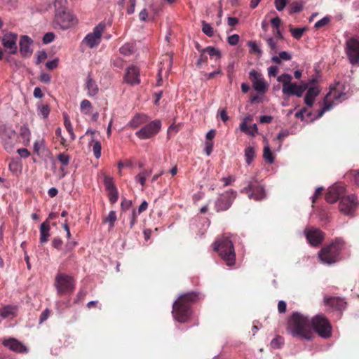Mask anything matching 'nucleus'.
Segmentation results:
<instances>
[{
	"label": "nucleus",
	"instance_id": "1",
	"mask_svg": "<svg viewBox=\"0 0 359 359\" xmlns=\"http://www.w3.org/2000/svg\"><path fill=\"white\" fill-rule=\"evenodd\" d=\"M311 321L308 316L294 312L288 318L286 331L294 337L311 340L313 337Z\"/></svg>",
	"mask_w": 359,
	"mask_h": 359
},
{
	"label": "nucleus",
	"instance_id": "2",
	"mask_svg": "<svg viewBox=\"0 0 359 359\" xmlns=\"http://www.w3.org/2000/svg\"><path fill=\"white\" fill-rule=\"evenodd\" d=\"M199 293L190 292L180 295L172 306V315L180 323L187 322L191 313V306L199 299Z\"/></svg>",
	"mask_w": 359,
	"mask_h": 359
},
{
	"label": "nucleus",
	"instance_id": "3",
	"mask_svg": "<svg viewBox=\"0 0 359 359\" xmlns=\"http://www.w3.org/2000/svg\"><path fill=\"white\" fill-rule=\"evenodd\" d=\"M214 250L225 262L226 264L231 266L236 262V253L233 242L227 236L218 238L213 243Z\"/></svg>",
	"mask_w": 359,
	"mask_h": 359
},
{
	"label": "nucleus",
	"instance_id": "4",
	"mask_svg": "<svg viewBox=\"0 0 359 359\" xmlns=\"http://www.w3.org/2000/svg\"><path fill=\"white\" fill-rule=\"evenodd\" d=\"M344 242L336 239L330 245L323 248L318 252L320 259L324 264H332L339 260V255L344 248Z\"/></svg>",
	"mask_w": 359,
	"mask_h": 359
},
{
	"label": "nucleus",
	"instance_id": "5",
	"mask_svg": "<svg viewBox=\"0 0 359 359\" xmlns=\"http://www.w3.org/2000/svg\"><path fill=\"white\" fill-rule=\"evenodd\" d=\"M311 328L322 338L328 339L332 335V325L323 314H318L311 318Z\"/></svg>",
	"mask_w": 359,
	"mask_h": 359
},
{
	"label": "nucleus",
	"instance_id": "6",
	"mask_svg": "<svg viewBox=\"0 0 359 359\" xmlns=\"http://www.w3.org/2000/svg\"><path fill=\"white\" fill-rule=\"evenodd\" d=\"M55 286L60 295L71 294L75 289V280L71 276L58 273L55 276Z\"/></svg>",
	"mask_w": 359,
	"mask_h": 359
},
{
	"label": "nucleus",
	"instance_id": "7",
	"mask_svg": "<svg viewBox=\"0 0 359 359\" xmlns=\"http://www.w3.org/2000/svg\"><path fill=\"white\" fill-rule=\"evenodd\" d=\"M346 98V93L339 91L337 88H332L324 99L323 107L318 114V117H321L325 111L330 110L336 102H341Z\"/></svg>",
	"mask_w": 359,
	"mask_h": 359
},
{
	"label": "nucleus",
	"instance_id": "8",
	"mask_svg": "<svg viewBox=\"0 0 359 359\" xmlns=\"http://www.w3.org/2000/svg\"><path fill=\"white\" fill-rule=\"evenodd\" d=\"M241 193L248 195L250 199L261 201L265 198L264 189L257 180L250 181L248 186L241 190Z\"/></svg>",
	"mask_w": 359,
	"mask_h": 359
},
{
	"label": "nucleus",
	"instance_id": "9",
	"mask_svg": "<svg viewBox=\"0 0 359 359\" xmlns=\"http://www.w3.org/2000/svg\"><path fill=\"white\" fill-rule=\"evenodd\" d=\"M106 28L104 22H101L95 26L93 32L88 34L82 41L88 48H93L98 46L101 42L102 35Z\"/></svg>",
	"mask_w": 359,
	"mask_h": 359
},
{
	"label": "nucleus",
	"instance_id": "10",
	"mask_svg": "<svg viewBox=\"0 0 359 359\" xmlns=\"http://www.w3.org/2000/svg\"><path fill=\"white\" fill-rule=\"evenodd\" d=\"M161 128L160 120H154L143 126L135 133V135L140 140L149 139L156 135Z\"/></svg>",
	"mask_w": 359,
	"mask_h": 359
},
{
	"label": "nucleus",
	"instance_id": "11",
	"mask_svg": "<svg viewBox=\"0 0 359 359\" xmlns=\"http://www.w3.org/2000/svg\"><path fill=\"white\" fill-rule=\"evenodd\" d=\"M236 191L230 189L222 194L215 203V208L217 212L226 211L232 205L236 198Z\"/></svg>",
	"mask_w": 359,
	"mask_h": 359
},
{
	"label": "nucleus",
	"instance_id": "12",
	"mask_svg": "<svg viewBox=\"0 0 359 359\" xmlns=\"http://www.w3.org/2000/svg\"><path fill=\"white\" fill-rule=\"evenodd\" d=\"M55 22L61 29H67L76 25L77 20L70 12L57 10L55 16Z\"/></svg>",
	"mask_w": 359,
	"mask_h": 359
},
{
	"label": "nucleus",
	"instance_id": "13",
	"mask_svg": "<svg viewBox=\"0 0 359 359\" xmlns=\"http://www.w3.org/2000/svg\"><path fill=\"white\" fill-rule=\"evenodd\" d=\"M357 197L354 194L344 196L339 201V211L344 215H351L358 206Z\"/></svg>",
	"mask_w": 359,
	"mask_h": 359
},
{
	"label": "nucleus",
	"instance_id": "14",
	"mask_svg": "<svg viewBox=\"0 0 359 359\" xmlns=\"http://www.w3.org/2000/svg\"><path fill=\"white\" fill-rule=\"evenodd\" d=\"M249 79L252 82L253 88L258 93L264 94L267 91L269 85L260 72L252 69L249 73Z\"/></svg>",
	"mask_w": 359,
	"mask_h": 359
},
{
	"label": "nucleus",
	"instance_id": "15",
	"mask_svg": "<svg viewBox=\"0 0 359 359\" xmlns=\"http://www.w3.org/2000/svg\"><path fill=\"white\" fill-rule=\"evenodd\" d=\"M346 53L353 65H359V41L351 38L346 41Z\"/></svg>",
	"mask_w": 359,
	"mask_h": 359
},
{
	"label": "nucleus",
	"instance_id": "16",
	"mask_svg": "<svg viewBox=\"0 0 359 359\" xmlns=\"http://www.w3.org/2000/svg\"><path fill=\"white\" fill-rule=\"evenodd\" d=\"M304 233L308 243L313 247L320 246L325 238V233L317 228H306Z\"/></svg>",
	"mask_w": 359,
	"mask_h": 359
},
{
	"label": "nucleus",
	"instance_id": "17",
	"mask_svg": "<svg viewBox=\"0 0 359 359\" xmlns=\"http://www.w3.org/2000/svg\"><path fill=\"white\" fill-rule=\"evenodd\" d=\"M345 186L342 183H337L330 187L326 194L325 200L329 203H334L337 200H341L345 194Z\"/></svg>",
	"mask_w": 359,
	"mask_h": 359
},
{
	"label": "nucleus",
	"instance_id": "18",
	"mask_svg": "<svg viewBox=\"0 0 359 359\" xmlns=\"http://www.w3.org/2000/svg\"><path fill=\"white\" fill-rule=\"evenodd\" d=\"M325 305L329 306L332 311H344L346 309L347 303L344 299L339 297H325Z\"/></svg>",
	"mask_w": 359,
	"mask_h": 359
},
{
	"label": "nucleus",
	"instance_id": "19",
	"mask_svg": "<svg viewBox=\"0 0 359 359\" xmlns=\"http://www.w3.org/2000/svg\"><path fill=\"white\" fill-rule=\"evenodd\" d=\"M307 88V83H302L301 84L291 83L287 88H284L283 93L288 96L295 95L300 97L303 95Z\"/></svg>",
	"mask_w": 359,
	"mask_h": 359
},
{
	"label": "nucleus",
	"instance_id": "20",
	"mask_svg": "<svg viewBox=\"0 0 359 359\" xmlns=\"http://www.w3.org/2000/svg\"><path fill=\"white\" fill-rule=\"evenodd\" d=\"M3 345L8 347L10 350L19 353H27L28 351L27 348L22 342L15 338L4 339Z\"/></svg>",
	"mask_w": 359,
	"mask_h": 359
},
{
	"label": "nucleus",
	"instance_id": "21",
	"mask_svg": "<svg viewBox=\"0 0 359 359\" xmlns=\"http://www.w3.org/2000/svg\"><path fill=\"white\" fill-rule=\"evenodd\" d=\"M18 35L13 33H7L2 38V43L6 50H10V53L14 54L17 51L16 41Z\"/></svg>",
	"mask_w": 359,
	"mask_h": 359
},
{
	"label": "nucleus",
	"instance_id": "22",
	"mask_svg": "<svg viewBox=\"0 0 359 359\" xmlns=\"http://www.w3.org/2000/svg\"><path fill=\"white\" fill-rule=\"evenodd\" d=\"M124 79L126 83L131 85L139 84L140 83L139 69L135 66L128 67Z\"/></svg>",
	"mask_w": 359,
	"mask_h": 359
},
{
	"label": "nucleus",
	"instance_id": "23",
	"mask_svg": "<svg viewBox=\"0 0 359 359\" xmlns=\"http://www.w3.org/2000/svg\"><path fill=\"white\" fill-rule=\"evenodd\" d=\"M32 43V39L28 36H22L20 41V51L22 56L26 57L32 54V50L30 46Z\"/></svg>",
	"mask_w": 359,
	"mask_h": 359
},
{
	"label": "nucleus",
	"instance_id": "24",
	"mask_svg": "<svg viewBox=\"0 0 359 359\" xmlns=\"http://www.w3.org/2000/svg\"><path fill=\"white\" fill-rule=\"evenodd\" d=\"M50 224L49 221L46 220L43 222L40 226V238L39 242L41 244L43 245L47 243L48 241V238L50 237Z\"/></svg>",
	"mask_w": 359,
	"mask_h": 359
},
{
	"label": "nucleus",
	"instance_id": "25",
	"mask_svg": "<svg viewBox=\"0 0 359 359\" xmlns=\"http://www.w3.org/2000/svg\"><path fill=\"white\" fill-rule=\"evenodd\" d=\"M307 92L304 97V102L309 107H311L314 102L315 97L319 94L320 90L316 86H312L306 89Z\"/></svg>",
	"mask_w": 359,
	"mask_h": 359
},
{
	"label": "nucleus",
	"instance_id": "26",
	"mask_svg": "<svg viewBox=\"0 0 359 359\" xmlns=\"http://www.w3.org/2000/svg\"><path fill=\"white\" fill-rule=\"evenodd\" d=\"M18 306L13 305L4 306L0 309V316L3 318H13L16 316Z\"/></svg>",
	"mask_w": 359,
	"mask_h": 359
},
{
	"label": "nucleus",
	"instance_id": "27",
	"mask_svg": "<svg viewBox=\"0 0 359 359\" xmlns=\"http://www.w3.org/2000/svg\"><path fill=\"white\" fill-rule=\"evenodd\" d=\"M86 88L88 90L87 94L90 97L96 95L99 92V88L97 83L90 76L87 79Z\"/></svg>",
	"mask_w": 359,
	"mask_h": 359
},
{
	"label": "nucleus",
	"instance_id": "28",
	"mask_svg": "<svg viewBox=\"0 0 359 359\" xmlns=\"http://www.w3.org/2000/svg\"><path fill=\"white\" fill-rule=\"evenodd\" d=\"M148 121V117L145 114H136L129 122V126L133 128H137L140 126L146 123Z\"/></svg>",
	"mask_w": 359,
	"mask_h": 359
},
{
	"label": "nucleus",
	"instance_id": "29",
	"mask_svg": "<svg viewBox=\"0 0 359 359\" xmlns=\"http://www.w3.org/2000/svg\"><path fill=\"white\" fill-rule=\"evenodd\" d=\"M93 107L91 102L88 100H83L80 104V109L81 113L85 115H90L92 114Z\"/></svg>",
	"mask_w": 359,
	"mask_h": 359
},
{
	"label": "nucleus",
	"instance_id": "30",
	"mask_svg": "<svg viewBox=\"0 0 359 359\" xmlns=\"http://www.w3.org/2000/svg\"><path fill=\"white\" fill-rule=\"evenodd\" d=\"M292 76L286 73L283 74L278 77L277 81L283 84L282 91H283L284 88H287L292 83Z\"/></svg>",
	"mask_w": 359,
	"mask_h": 359
},
{
	"label": "nucleus",
	"instance_id": "31",
	"mask_svg": "<svg viewBox=\"0 0 359 359\" xmlns=\"http://www.w3.org/2000/svg\"><path fill=\"white\" fill-rule=\"evenodd\" d=\"M291 58L290 54L286 51H282L279 53V56H273L271 60L276 64H280L282 60L287 61L291 60Z\"/></svg>",
	"mask_w": 359,
	"mask_h": 359
},
{
	"label": "nucleus",
	"instance_id": "32",
	"mask_svg": "<svg viewBox=\"0 0 359 359\" xmlns=\"http://www.w3.org/2000/svg\"><path fill=\"white\" fill-rule=\"evenodd\" d=\"M304 5L302 2L300 1H293L290 4L289 6V13L293 14L299 13L302 11Z\"/></svg>",
	"mask_w": 359,
	"mask_h": 359
},
{
	"label": "nucleus",
	"instance_id": "33",
	"mask_svg": "<svg viewBox=\"0 0 359 359\" xmlns=\"http://www.w3.org/2000/svg\"><path fill=\"white\" fill-rule=\"evenodd\" d=\"M263 158H264V160L266 162H268L269 163H272L274 161L273 154L271 152V149L269 145H266L264 147Z\"/></svg>",
	"mask_w": 359,
	"mask_h": 359
},
{
	"label": "nucleus",
	"instance_id": "34",
	"mask_svg": "<svg viewBox=\"0 0 359 359\" xmlns=\"http://www.w3.org/2000/svg\"><path fill=\"white\" fill-rule=\"evenodd\" d=\"M255 156V149H253V147H248L245 149V161H246V163L248 165H250V163H252Z\"/></svg>",
	"mask_w": 359,
	"mask_h": 359
},
{
	"label": "nucleus",
	"instance_id": "35",
	"mask_svg": "<svg viewBox=\"0 0 359 359\" xmlns=\"http://www.w3.org/2000/svg\"><path fill=\"white\" fill-rule=\"evenodd\" d=\"M119 51L123 55H130L134 52V46L132 43H126L120 48Z\"/></svg>",
	"mask_w": 359,
	"mask_h": 359
},
{
	"label": "nucleus",
	"instance_id": "36",
	"mask_svg": "<svg viewBox=\"0 0 359 359\" xmlns=\"http://www.w3.org/2000/svg\"><path fill=\"white\" fill-rule=\"evenodd\" d=\"M267 44L271 48V52L273 53H276L278 52V50L279 48V41L272 39V38H268L266 39Z\"/></svg>",
	"mask_w": 359,
	"mask_h": 359
},
{
	"label": "nucleus",
	"instance_id": "37",
	"mask_svg": "<svg viewBox=\"0 0 359 359\" xmlns=\"http://www.w3.org/2000/svg\"><path fill=\"white\" fill-rule=\"evenodd\" d=\"M202 32L206 34L208 36H212L214 35V31L212 26L206 22L205 21H202Z\"/></svg>",
	"mask_w": 359,
	"mask_h": 359
},
{
	"label": "nucleus",
	"instance_id": "38",
	"mask_svg": "<svg viewBox=\"0 0 359 359\" xmlns=\"http://www.w3.org/2000/svg\"><path fill=\"white\" fill-rule=\"evenodd\" d=\"M203 53H208L210 57L216 56L217 58L221 57V53L219 50L212 46H208L202 50Z\"/></svg>",
	"mask_w": 359,
	"mask_h": 359
},
{
	"label": "nucleus",
	"instance_id": "39",
	"mask_svg": "<svg viewBox=\"0 0 359 359\" xmlns=\"http://www.w3.org/2000/svg\"><path fill=\"white\" fill-rule=\"evenodd\" d=\"M104 184L107 191L116 188L113 178L108 175L104 176Z\"/></svg>",
	"mask_w": 359,
	"mask_h": 359
},
{
	"label": "nucleus",
	"instance_id": "40",
	"mask_svg": "<svg viewBox=\"0 0 359 359\" xmlns=\"http://www.w3.org/2000/svg\"><path fill=\"white\" fill-rule=\"evenodd\" d=\"M108 193V197L110 203H115L118 201V193L117 189H113L109 191H107Z\"/></svg>",
	"mask_w": 359,
	"mask_h": 359
},
{
	"label": "nucleus",
	"instance_id": "41",
	"mask_svg": "<svg viewBox=\"0 0 359 359\" xmlns=\"http://www.w3.org/2000/svg\"><path fill=\"white\" fill-rule=\"evenodd\" d=\"M116 220V212L114 210H111L109 212L107 217H106L104 219V222L109 223L110 227L112 228L114 226V223H115Z\"/></svg>",
	"mask_w": 359,
	"mask_h": 359
},
{
	"label": "nucleus",
	"instance_id": "42",
	"mask_svg": "<svg viewBox=\"0 0 359 359\" xmlns=\"http://www.w3.org/2000/svg\"><path fill=\"white\" fill-rule=\"evenodd\" d=\"M305 28H290V31L294 38L296 39H299L302 38L304 31Z\"/></svg>",
	"mask_w": 359,
	"mask_h": 359
},
{
	"label": "nucleus",
	"instance_id": "43",
	"mask_svg": "<svg viewBox=\"0 0 359 359\" xmlns=\"http://www.w3.org/2000/svg\"><path fill=\"white\" fill-rule=\"evenodd\" d=\"M57 159L61 163L62 165L67 166L69 163L70 156L65 153H61L58 155Z\"/></svg>",
	"mask_w": 359,
	"mask_h": 359
},
{
	"label": "nucleus",
	"instance_id": "44",
	"mask_svg": "<svg viewBox=\"0 0 359 359\" xmlns=\"http://www.w3.org/2000/svg\"><path fill=\"white\" fill-rule=\"evenodd\" d=\"M101 149L102 147L100 142L95 141L93 145V151L96 158H99L101 156Z\"/></svg>",
	"mask_w": 359,
	"mask_h": 359
},
{
	"label": "nucleus",
	"instance_id": "45",
	"mask_svg": "<svg viewBox=\"0 0 359 359\" xmlns=\"http://www.w3.org/2000/svg\"><path fill=\"white\" fill-rule=\"evenodd\" d=\"M50 114V108L48 105H41L39 107V115L46 118Z\"/></svg>",
	"mask_w": 359,
	"mask_h": 359
},
{
	"label": "nucleus",
	"instance_id": "46",
	"mask_svg": "<svg viewBox=\"0 0 359 359\" xmlns=\"http://www.w3.org/2000/svg\"><path fill=\"white\" fill-rule=\"evenodd\" d=\"M331 20V18L330 17H328V16H326V17H324L323 18H322L321 20L317 21L316 23H315V25L314 27L316 28V29H319V28H321L325 25H327Z\"/></svg>",
	"mask_w": 359,
	"mask_h": 359
},
{
	"label": "nucleus",
	"instance_id": "47",
	"mask_svg": "<svg viewBox=\"0 0 359 359\" xmlns=\"http://www.w3.org/2000/svg\"><path fill=\"white\" fill-rule=\"evenodd\" d=\"M248 46L250 48V52L253 53H257L259 55L262 54V50L259 48V46L255 41H250L248 43Z\"/></svg>",
	"mask_w": 359,
	"mask_h": 359
},
{
	"label": "nucleus",
	"instance_id": "48",
	"mask_svg": "<svg viewBox=\"0 0 359 359\" xmlns=\"http://www.w3.org/2000/svg\"><path fill=\"white\" fill-rule=\"evenodd\" d=\"M289 0H275L274 4L276 6V8L278 11H281L284 9L287 4L288 3Z\"/></svg>",
	"mask_w": 359,
	"mask_h": 359
},
{
	"label": "nucleus",
	"instance_id": "49",
	"mask_svg": "<svg viewBox=\"0 0 359 359\" xmlns=\"http://www.w3.org/2000/svg\"><path fill=\"white\" fill-rule=\"evenodd\" d=\"M20 135L21 137L25 140H29V136H30V131L28 129V128L25 127V126H22L20 128Z\"/></svg>",
	"mask_w": 359,
	"mask_h": 359
},
{
	"label": "nucleus",
	"instance_id": "50",
	"mask_svg": "<svg viewBox=\"0 0 359 359\" xmlns=\"http://www.w3.org/2000/svg\"><path fill=\"white\" fill-rule=\"evenodd\" d=\"M283 338L280 337H278L271 341V346L274 348H279L280 347V345L283 344Z\"/></svg>",
	"mask_w": 359,
	"mask_h": 359
},
{
	"label": "nucleus",
	"instance_id": "51",
	"mask_svg": "<svg viewBox=\"0 0 359 359\" xmlns=\"http://www.w3.org/2000/svg\"><path fill=\"white\" fill-rule=\"evenodd\" d=\"M50 314V310L48 309H46L41 314L39 318V323H42L46 321Z\"/></svg>",
	"mask_w": 359,
	"mask_h": 359
},
{
	"label": "nucleus",
	"instance_id": "52",
	"mask_svg": "<svg viewBox=\"0 0 359 359\" xmlns=\"http://www.w3.org/2000/svg\"><path fill=\"white\" fill-rule=\"evenodd\" d=\"M54 38H55V35L53 33L48 32L43 36V42L46 44L49 43L54 40Z\"/></svg>",
	"mask_w": 359,
	"mask_h": 359
},
{
	"label": "nucleus",
	"instance_id": "53",
	"mask_svg": "<svg viewBox=\"0 0 359 359\" xmlns=\"http://www.w3.org/2000/svg\"><path fill=\"white\" fill-rule=\"evenodd\" d=\"M128 3H129V5L127 8V13L129 15H131L135 12L136 0H128Z\"/></svg>",
	"mask_w": 359,
	"mask_h": 359
},
{
	"label": "nucleus",
	"instance_id": "54",
	"mask_svg": "<svg viewBox=\"0 0 359 359\" xmlns=\"http://www.w3.org/2000/svg\"><path fill=\"white\" fill-rule=\"evenodd\" d=\"M239 41V36L238 34H233L228 37V43L231 46L236 45Z\"/></svg>",
	"mask_w": 359,
	"mask_h": 359
},
{
	"label": "nucleus",
	"instance_id": "55",
	"mask_svg": "<svg viewBox=\"0 0 359 359\" xmlns=\"http://www.w3.org/2000/svg\"><path fill=\"white\" fill-rule=\"evenodd\" d=\"M271 24L273 29H280L281 25V20L278 17H276L271 20Z\"/></svg>",
	"mask_w": 359,
	"mask_h": 359
},
{
	"label": "nucleus",
	"instance_id": "56",
	"mask_svg": "<svg viewBox=\"0 0 359 359\" xmlns=\"http://www.w3.org/2000/svg\"><path fill=\"white\" fill-rule=\"evenodd\" d=\"M354 178L355 183L359 187V170H351L348 174Z\"/></svg>",
	"mask_w": 359,
	"mask_h": 359
},
{
	"label": "nucleus",
	"instance_id": "57",
	"mask_svg": "<svg viewBox=\"0 0 359 359\" xmlns=\"http://www.w3.org/2000/svg\"><path fill=\"white\" fill-rule=\"evenodd\" d=\"M63 242L61 238L55 237L52 241V246L56 249H60Z\"/></svg>",
	"mask_w": 359,
	"mask_h": 359
},
{
	"label": "nucleus",
	"instance_id": "58",
	"mask_svg": "<svg viewBox=\"0 0 359 359\" xmlns=\"http://www.w3.org/2000/svg\"><path fill=\"white\" fill-rule=\"evenodd\" d=\"M278 67L277 66H271L268 69V74L269 76L276 77L278 73Z\"/></svg>",
	"mask_w": 359,
	"mask_h": 359
},
{
	"label": "nucleus",
	"instance_id": "59",
	"mask_svg": "<svg viewBox=\"0 0 359 359\" xmlns=\"http://www.w3.org/2000/svg\"><path fill=\"white\" fill-rule=\"evenodd\" d=\"M217 74H222V72L220 67H219L218 69L215 72H210L209 74H205V77H206V79L210 80V79H213Z\"/></svg>",
	"mask_w": 359,
	"mask_h": 359
},
{
	"label": "nucleus",
	"instance_id": "60",
	"mask_svg": "<svg viewBox=\"0 0 359 359\" xmlns=\"http://www.w3.org/2000/svg\"><path fill=\"white\" fill-rule=\"evenodd\" d=\"M226 72H227V76L229 77V79L231 81L232 76H233V72H234V63L233 62L230 63L227 66Z\"/></svg>",
	"mask_w": 359,
	"mask_h": 359
},
{
	"label": "nucleus",
	"instance_id": "61",
	"mask_svg": "<svg viewBox=\"0 0 359 359\" xmlns=\"http://www.w3.org/2000/svg\"><path fill=\"white\" fill-rule=\"evenodd\" d=\"M64 124L66 130L68 133H72L73 130V127L72 126L71 121L67 116H65Z\"/></svg>",
	"mask_w": 359,
	"mask_h": 359
},
{
	"label": "nucleus",
	"instance_id": "62",
	"mask_svg": "<svg viewBox=\"0 0 359 359\" xmlns=\"http://www.w3.org/2000/svg\"><path fill=\"white\" fill-rule=\"evenodd\" d=\"M137 214L135 210H133L130 221V228L133 229L135 223L137 222Z\"/></svg>",
	"mask_w": 359,
	"mask_h": 359
},
{
	"label": "nucleus",
	"instance_id": "63",
	"mask_svg": "<svg viewBox=\"0 0 359 359\" xmlns=\"http://www.w3.org/2000/svg\"><path fill=\"white\" fill-rule=\"evenodd\" d=\"M257 130L258 128L257 124L255 123L250 126H248V134L251 136H255L257 133Z\"/></svg>",
	"mask_w": 359,
	"mask_h": 359
},
{
	"label": "nucleus",
	"instance_id": "64",
	"mask_svg": "<svg viewBox=\"0 0 359 359\" xmlns=\"http://www.w3.org/2000/svg\"><path fill=\"white\" fill-rule=\"evenodd\" d=\"M287 305L285 302L281 300L278 302V310L280 313H285L286 311Z\"/></svg>",
	"mask_w": 359,
	"mask_h": 359
}]
</instances>
